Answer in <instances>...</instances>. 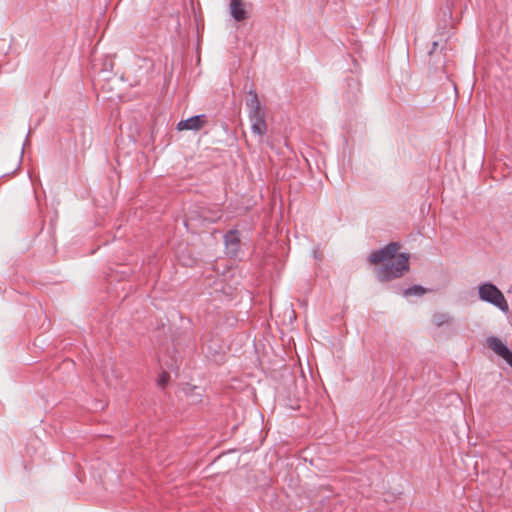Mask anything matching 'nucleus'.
Here are the masks:
<instances>
[{"label": "nucleus", "instance_id": "1", "mask_svg": "<svg viewBox=\"0 0 512 512\" xmlns=\"http://www.w3.org/2000/svg\"><path fill=\"white\" fill-rule=\"evenodd\" d=\"M399 248V243L391 242L385 247L370 253L368 257L370 264H382L381 267L375 269L379 281H390L409 271V255L401 253L396 257Z\"/></svg>", "mask_w": 512, "mask_h": 512}, {"label": "nucleus", "instance_id": "2", "mask_svg": "<svg viewBox=\"0 0 512 512\" xmlns=\"http://www.w3.org/2000/svg\"><path fill=\"white\" fill-rule=\"evenodd\" d=\"M250 98L246 105L249 108V121L252 132L262 138L267 133L266 112L255 91H249Z\"/></svg>", "mask_w": 512, "mask_h": 512}, {"label": "nucleus", "instance_id": "3", "mask_svg": "<svg viewBox=\"0 0 512 512\" xmlns=\"http://www.w3.org/2000/svg\"><path fill=\"white\" fill-rule=\"evenodd\" d=\"M479 298L482 301L493 304L503 312L509 310L508 303L503 293L492 283H483L478 288Z\"/></svg>", "mask_w": 512, "mask_h": 512}, {"label": "nucleus", "instance_id": "4", "mask_svg": "<svg viewBox=\"0 0 512 512\" xmlns=\"http://www.w3.org/2000/svg\"><path fill=\"white\" fill-rule=\"evenodd\" d=\"M207 123V118L204 114L192 116L186 120H181L177 124V129L182 130H194L198 131L202 129Z\"/></svg>", "mask_w": 512, "mask_h": 512}, {"label": "nucleus", "instance_id": "5", "mask_svg": "<svg viewBox=\"0 0 512 512\" xmlns=\"http://www.w3.org/2000/svg\"><path fill=\"white\" fill-rule=\"evenodd\" d=\"M224 240L227 253L232 257L236 256L240 250V237L238 231H228L224 236Z\"/></svg>", "mask_w": 512, "mask_h": 512}, {"label": "nucleus", "instance_id": "6", "mask_svg": "<svg viewBox=\"0 0 512 512\" xmlns=\"http://www.w3.org/2000/svg\"><path fill=\"white\" fill-rule=\"evenodd\" d=\"M489 347L512 367V352L501 340L495 337L491 338Z\"/></svg>", "mask_w": 512, "mask_h": 512}, {"label": "nucleus", "instance_id": "7", "mask_svg": "<svg viewBox=\"0 0 512 512\" xmlns=\"http://www.w3.org/2000/svg\"><path fill=\"white\" fill-rule=\"evenodd\" d=\"M243 0H230V14L237 22H242L248 18Z\"/></svg>", "mask_w": 512, "mask_h": 512}, {"label": "nucleus", "instance_id": "8", "mask_svg": "<svg viewBox=\"0 0 512 512\" xmlns=\"http://www.w3.org/2000/svg\"><path fill=\"white\" fill-rule=\"evenodd\" d=\"M451 317L447 313L438 312L433 315L432 321L437 327H441L451 322Z\"/></svg>", "mask_w": 512, "mask_h": 512}, {"label": "nucleus", "instance_id": "9", "mask_svg": "<svg viewBox=\"0 0 512 512\" xmlns=\"http://www.w3.org/2000/svg\"><path fill=\"white\" fill-rule=\"evenodd\" d=\"M425 293H426V289L420 285H413L404 291L405 296H412V295L422 296Z\"/></svg>", "mask_w": 512, "mask_h": 512}, {"label": "nucleus", "instance_id": "10", "mask_svg": "<svg viewBox=\"0 0 512 512\" xmlns=\"http://www.w3.org/2000/svg\"><path fill=\"white\" fill-rule=\"evenodd\" d=\"M170 379V375L167 372H162L158 377V385L164 388Z\"/></svg>", "mask_w": 512, "mask_h": 512}]
</instances>
